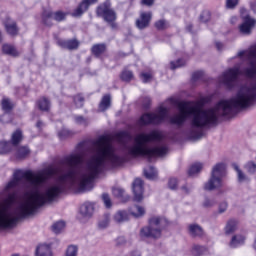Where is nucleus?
Listing matches in <instances>:
<instances>
[{
	"label": "nucleus",
	"mask_w": 256,
	"mask_h": 256,
	"mask_svg": "<svg viewBox=\"0 0 256 256\" xmlns=\"http://www.w3.org/2000/svg\"><path fill=\"white\" fill-rule=\"evenodd\" d=\"M256 103V84L243 86L236 96L229 100H221L215 107L201 109L191 106V102L178 104L179 114L170 117V123L181 127L192 116V129H204L209 125H217L219 117H231L235 109H249Z\"/></svg>",
	"instance_id": "obj_1"
},
{
	"label": "nucleus",
	"mask_w": 256,
	"mask_h": 256,
	"mask_svg": "<svg viewBox=\"0 0 256 256\" xmlns=\"http://www.w3.org/2000/svg\"><path fill=\"white\" fill-rule=\"evenodd\" d=\"M162 140L163 134L157 130H153L150 133H139L134 137L133 144L127 147L128 155L131 157H147L148 161H151L152 157H164L169 151L167 146L149 147V143Z\"/></svg>",
	"instance_id": "obj_2"
},
{
	"label": "nucleus",
	"mask_w": 256,
	"mask_h": 256,
	"mask_svg": "<svg viewBox=\"0 0 256 256\" xmlns=\"http://www.w3.org/2000/svg\"><path fill=\"white\" fill-rule=\"evenodd\" d=\"M169 225L164 217L154 216L149 219V225L141 228L140 237H145L146 239H159L161 237V231Z\"/></svg>",
	"instance_id": "obj_3"
},
{
	"label": "nucleus",
	"mask_w": 256,
	"mask_h": 256,
	"mask_svg": "<svg viewBox=\"0 0 256 256\" xmlns=\"http://www.w3.org/2000/svg\"><path fill=\"white\" fill-rule=\"evenodd\" d=\"M97 17H101L111 29H117V12L111 8V1L106 0L96 9Z\"/></svg>",
	"instance_id": "obj_4"
},
{
	"label": "nucleus",
	"mask_w": 256,
	"mask_h": 256,
	"mask_svg": "<svg viewBox=\"0 0 256 256\" xmlns=\"http://www.w3.org/2000/svg\"><path fill=\"white\" fill-rule=\"evenodd\" d=\"M169 115V109L166 107L160 106L158 112L156 113H146L141 116L139 120L140 125H160L163 123L167 116Z\"/></svg>",
	"instance_id": "obj_5"
},
{
	"label": "nucleus",
	"mask_w": 256,
	"mask_h": 256,
	"mask_svg": "<svg viewBox=\"0 0 256 256\" xmlns=\"http://www.w3.org/2000/svg\"><path fill=\"white\" fill-rule=\"evenodd\" d=\"M225 169V163H218L212 168L211 177L204 186L206 191H213V189L221 187V177L225 175Z\"/></svg>",
	"instance_id": "obj_6"
},
{
	"label": "nucleus",
	"mask_w": 256,
	"mask_h": 256,
	"mask_svg": "<svg viewBox=\"0 0 256 256\" xmlns=\"http://www.w3.org/2000/svg\"><path fill=\"white\" fill-rule=\"evenodd\" d=\"M247 57L250 67L245 68L243 73L246 77H249V79H253L256 77V44L247 50Z\"/></svg>",
	"instance_id": "obj_7"
},
{
	"label": "nucleus",
	"mask_w": 256,
	"mask_h": 256,
	"mask_svg": "<svg viewBox=\"0 0 256 256\" xmlns=\"http://www.w3.org/2000/svg\"><path fill=\"white\" fill-rule=\"evenodd\" d=\"M239 77V67H234L228 69L220 77V83L226 85L228 89H233L235 83H237V78Z\"/></svg>",
	"instance_id": "obj_8"
},
{
	"label": "nucleus",
	"mask_w": 256,
	"mask_h": 256,
	"mask_svg": "<svg viewBox=\"0 0 256 256\" xmlns=\"http://www.w3.org/2000/svg\"><path fill=\"white\" fill-rule=\"evenodd\" d=\"M241 17L243 23L239 26L240 33H242V35H251V31L256 25V20L251 18L245 9H241Z\"/></svg>",
	"instance_id": "obj_9"
},
{
	"label": "nucleus",
	"mask_w": 256,
	"mask_h": 256,
	"mask_svg": "<svg viewBox=\"0 0 256 256\" xmlns=\"http://www.w3.org/2000/svg\"><path fill=\"white\" fill-rule=\"evenodd\" d=\"M153 19V12H141L139 18L136 20V27L140 31L147 29L151 25V20Z\"/></svg>",
	"instance_id": "obj_10"
},
{
	"label": "nucleus",
	"mask_w": 256,
	"mask_h": 256,
	"mask_svg": "<svg viewBox=\"0 0 256 256\" xmlns=\"http://www.w3.org/2000/svg\"><path fill=\"white\" fill-rule=\"evenodd\" d=\"M133 199L136 203H141L143 201V180L136 178L132 183Z\"/></svg>",
	"instance_id": "obj_11"
},
{
	"label": "nucleus",
	"mask_w": 256,
	"mask_h": 256,
	"mask_svg": "<svg viewBox=\"0 0 256 256\" xmlns=\"http://www.w3.org/2000/svg\"><path fill=\"white\" fill-rule=\"evenodd\" d=\"M98 0H83L77 8L71 13L72 17H83L84 13H87L89 11V7L91 5L97 3Z\"/></svg>",
	"instance_id": "obj_12"
},
{
	"label": "nucleus",
	"mask_w": 256,
	"mask_h": 256,
	"mask_svg": "<svg viewBox=\"0 0 256 256\" xmlns=\"http://www.w3.org/2000/svg\"><path fill=\"white\" fill-rule=\"evenodd\" d=\"M95 213V205L91 202H85L81 205L79 214L83 219H91Z\"/></svg>",
	"instance_id": "obj_13"
},
{
	"label": "nucleus",
	"mask_w": 256,
	"mask_h": 256,
	"mask_svg": "<svg viewBox=\"0 0 256 256\" xmlns=\"http://www.w3.org/2000/svg\"><path fill=\"white\" fill-rule=\"evenodd\" d=\"M57 45L61 47L62 49H68V51H75L79 49V40L77 39H70V40H63L60 39L57 41Z\"/></svg>",
	"instance_id": "obj_14"
},
{
	"label": "nucleus",
	"mask_w": 256,
	"mask_h": 256,
	"mask_svg": "<svg viewBox=\"0 0 256 256\" xmlns=\"http://www.w3.org/2000/svg\"><path fill=\"white\" fill-rule=\"evenodd\" d=\"M36 106L40 111L49 112L51 109V100L43 96L36 101Z\"/></svg>",
	"instance_id": "obj_15"
},
{
	"label": "nucleus",
	"mask_w": 256,
	"mask_h": 256,
	"mask_svg": "<svg viewBox=\"0 0 256 256\" xmlns=\"http://www.w3.org/2000/svg\"><path fill=\"white\" fill-rule=\"evenodd\" d=\"M91 53L94 55V57H101V55H104V53H107V44L105 43H98L94 44L91 47Z\"/></svg>",
	"instance_id": "obj_16"
},
{
	"label": "nucleus",
	"mask_w": 256,
	"mask_h": 256,
	"mask_svg": "<svg viewBox=\"0 0 256 256\" xmlns=\"http://www.w3.org/2000/svg\"><path fill=\"white\" fill-rule=\"evenodd\" d=\"M188 233L191 237H203L205 235L203 228L198 224H190L188 226Z\"/></svg>",
	"instance_id": "obj_17"
},
{
	"label": "nucleus",
	"mask_w": 256,
	"mask_h": 256,
	"mask_svg": "<svg viewBox=\"0 0 256 256\" xmlns=\"http://www.w3.org/2000/svg\"><path fill=\"white\" fill-rule=\"evenodd\" d=\"M5 29L11 37H17V35H19V27L15 21L6 22Z\"/></svg>",
	"instance_id": "obj_18"
},
{
	"label": "nucleus",
	"mask_w": 256,
	"mask_h": 256,
	"mask_svg": "<svg viewBox=\"0 0 256 256\" xmlns=\"http://www.w3.org/2000/svg\"><path fill=\"white\" fill-rule=\"evenodd\" d=\"M2 53L4 55H9L10 57H19L20 53L17 51V48L11 44H3Z\"/></svg>",
	"instance_id": "obj_19"
},
{
	"label": "nucleus",
	"mask_w": 256,
	"mask_h": 256,
	"mask_svg": "<svg viewBox=\"0 0 256 256\" xmlns=\"http://www.w3.org/2000/svg\"><path fill=\"white\" fill-rule=\"evenodd\" d=\"M2 111H4L3 117H11V111H13V103L9 98H3L2 99Z\"/></svg>",
	"instance_id": "obj_20"
},
{
	"label": "nucleus",
	"mask_w": 256,
	"mask_h": 256,
	"mask_svg": "<svg viewBox=\"0 0 256 256\" xmlns=\"http://www.w3.org/2000/svg\"><path fill=\"white\" fill-rule=\"evenodd\" d=\"M37 256H53V252H51V246L47 244H42L36 249Z\"/></svg>",
	"instance_id": "obj_21"
},
{
	"label": "nucleus",
	"mask_w": 256,
	"mask_h": 256,
	"mask_svg": "<svg viewBox=\"0 0 256 256\" xmlns=\"http://www.w3.org/2000/svg\"><path fill=\"white\" fill-rule=\"evenodd\" d=\"M111 107V95L106 94L102 97L100 103H99V111H107Z\"/></svg>",
	"instance_id": "obj_22"
},
{
	"label": "nucleus",
	"mask_w": 256,
	"mask_h": 256,
	"mask_svg": "<svg viewBox=\"0 0 256 256\" xmlns=\"http://www.w3.org/2000/svg\"><path fill=\"white\" fill-rule=\"evenodd\" d=\"M129 219V214L125 210H119L114 215V221L116 223H125Z\"/></svg>",
	"instance_id": "obj_23"
},
{
	"label": "nucleus",
	"mask_w": 256,
	"mask_h": 256,
	"mask_svg": "<svg viewBox=\"0 0 256 256\" xmlns=\"http://www.w3.org/2000/svg\"><path fill=\"white\" fill-rule=\"evenodd\" d=\"M129 213L136 219H139V217H143V215H145V208L135 205L129 209Z\"/></svg>",
	"instance_id": "obj_24"
},
{
	"label": "nucleus",
	"mask_w": 256,
	"mask_h": 256,
	"mask_svg": "<svg viewBox=\"0 0 256 256\" xmlns=\"http://www.w3.org/2000/svg\"><path fill=\"white\" fill-rule=\"evenodd\" d=\"M21 141H23V132L20 129H18L15 132H13L11 136V146L13 145L15 147L19 145Z\"/></svg>",
	"instance_id": "obj_25"
},
{
	"label": "nucleus",
	"mask_w": 256,
	"mask_h": 256,
	"mask_svg": "<svg viewBox=\"0 0 256 256\" xmlns=\"http://www.w3.org/2000/svg\"><path fill=\"white\" fill-rule=\"evenodd\" d=\"M245 243V236L243 235H234L230 241V247L235 249V247H239V245H243Z\"/></svg>",
	"instance_id": "obj_26"
},
{
	"label": "nucleus",
	"mask_w": 256,
	"mask_h": 256,
	"mask_svg": "<svg viewBox=\"0 0 256 256\" xmlns=\"http://www.w3.org/2000/svg\"><path fill=\"white\" fill-rule=\"evenodd\" d=\"M53 12L51 11H44L42 14V21L44 25L47 27H51L53 25Z\"/></svg>",
	"instance_id": "obj_27"
},
{
	"label": "nucleus",
	"mask_w": 256,
	"mask_h": 256,
	"mask_svg": "<svg viewBox=\"0 0 256 256\" xmlns=\"http://www.w3.org/2000/svg\"><path fill=\"white\" fill-rule=\"evenodd\" d=\"M208 252L209 250L205 246L194 245L192 247V255L194 256L207 255Z\"/></svg>",
	"instance_id": "obj_28"
},
{
	"label": "nucleus",
	"mask_w": 256,
	"mask_h": 256,
	"mask_svg": "<svg viewBox=\"0 0 256 256\" xmlns=\"http://www.w3.org/2000/svg\"><path fill=\"white\" fill-rule=\"evenodd\" d=\"M235 231H237V221L229 220L225 227L226 235H232V233H235Z\"/></svg>",
	"instance_id": "obj_29"
},
{
	"label": "nucleus",
	"mask_w": 256,
	"mask_h": 256,
	"mask_svg": "<svg viewBox=\"0 0 256 256\" xmlns=\"http://www.w3.org/2000/svg\"><path fill=\"white\" fill-rule=\"evenodd\" d=\"M234 169L237 173L239 183L250 181L249 177H247V175H245V173H243V171L239 169V166L237 164H234Z\"/></svg>",
	"instance_id": "obj_30"
},
{
	"label": "nucleus",
	"mask_w": 256,
	"mask_h": 256,
	"mask_svg": "<svg viewBox=\"0 0 256 256\" xmlns=\"http://www.w3.org/2000/svg\"><path fill=\"white\" fill-rule=\"evenodd\" d=\"M203 169V164L196 163L190 167L188 170V175L190 177H193V175H197V173H201V170Z\"/></svg>",
	"instance_id": "obj_31"
},
{
	"label": "nucleus",
	"mask_w": 256,
	"mask_h": 256,
	"mask_svg": "<svg viewBox=\"0 0 256 256\" xmlns=\"http://www.w3.org/2000/svg\"><path fill=\"white\" fill-rule=\"evenodd\" d=\"M13 149L11 142L2 141L0 142V155H5Z\"/></svg>",
	"instance_id": "obj_32"
},
{
	"label": "nucleus",
	"mask_w": 256,
	"mask_h": 256,
	"mask_svg": "<svg viewBox=\"0 0 256 256\" xmlns=\"http://www.w3.org/2000/svg\"><path fill=\"white\" fill-rule=\"evenodd\" d=\"M30 153L31 151L29 150V148L22 146L18 148L16 152V157L17 159H25V157H27V155H29Z\"/></svg>",
	"instance_id": "obj_33"
},
{
	"label": "nucleus",
	"mask_w": 256,
	"mask_h": 256,
	"mask_svg": "<svg viewBox=\"0 0 256 256\" xmlns=\"http://www.w3.org/2000/svg\"><path fill=\"white\" fill-rule=\"evenodd\" d=\"M111 219V216L109 214H105L102 219L98 222L99 229H107L109 227V221Z\"/></svg>",
	"instance_id": "obj_34"
},
{
	"label": "nucleus",
	"mask_w": 256,
	"mask_h": 256,
	"mask_svg": "<svg viewBox=\"0 0 256 256\" xmlns=\"http://www.w3.org/2000/svg\"><path fill=\"white\" fill-rule=\"evenodd\" d=\"M144 177H146V179H156L157 178V170H155V167L150 166L149 167V172L147 171V169H144Z\"/></svg>",
	"instance_id": "obj_35"
},
{
	"label": "nucleus",
	"mask_w": 256,
	"mask_h": 256,
	"mask_svg": "<svg viewBox=\"0 0 256 256\" xmlns=\"http://www.w3.org/2000/svg\"><path fill=\"white\" fill-rule=\"evenodd\" d=\"M63 229H65V222L64 221H58V222H56L52 225V231L54 233H56V235L61 233V231H63Z\"/></svg>",
	"instance_id": "obj_36"
},
{
	"label": "nucleus",
	"mask_w": 256,
	"mask_h": 256,
	"mask_svg": "<svg viewBox=\"0 0 256 256\" xmlns=\"http://www.w3.org/2000/svg\"><path fill=\"white\" fill-rule=\"evenodd\" d=\"M73 102H74V105H76V107L78 109H81V107H83V105L85 103V97H83V95H81V94H78L73 97Z\"/></svg>",
	"instance_id": "obj_37"
},
{
	"label": "nucleus",
	"mask_w": 256,
	"mask_h": 256,
	"mask_svg": "<svg viewBox=\"0 0 256 256\" xmlns=\"http://www.w3.org/2000/svg\"><path fill=\"white\" fill-rule=\"evenodd\" d=\"M53 19H54V21L61 23V21H65V19H67V13H65L63 11H56L53 14Z\"/></svg>",
	"instance_id": "obj_38"
},
{
	"label": "nucleus",
	"mask_w": 256,
	"mask_h": 256,
	"mask_svg": "<svg viewBox=\"0 0 256 256\" xmlns=\"http://www.w3.org/2000/svg\"><path fill=\"white\" fill-rule=\"evenodd\" d=\"M79 253V247L76 245L68 246L65 256H77Z\"/></svg>",
	"instance_id": "obj_39"
},
{
	"label": "nucleus",
	"mask_w": 256,
	"mask_h": 256,
	"mask_svg": "<svg viewBox=\"0 0 256 256\" xmlns=\"http://www.w3.org/2000/svg\"><path fill=\"white\" fill-rule=\"evenodd\" d=\"M74 121L76 125H83V127H87V125H89V119L83 116H74Z\"/></svg>",
	"instance_id": "obj_40"
},
{
	"label": "nucleus",
	"mask_w": 256,
	"mask_h": 256,
	"mask_svg": "<svg viewBox=\"0 0 256 256\" xmlns=\"http://www.w3.org/2000/svg\"><path fill=\"white\" fill-rule=\"evenodd\" d=\"M120 79H122V81H126L127 83H129V81L133 79V72L129 70H123L120 75Z\"/></svg>",
	"instance_id": "obj_41"
},
{
	"label": "nucleus",
	"mask_w": 256,
	"mask_h": 256,
	"mask_svg": "<svg viewBox=\"0 0 256 256\" xmlns=\"http://www.w3.org/2000/svg\"><path fill=\"white\" fill-rule=\"evenodd\" d=\"M116 139L119 143H125L129 139V133L127 131H121L116 134Z\"/></svg>",
	"instance_id": "obj_42"
},
{
	"label": "nucleus",
	"mask_w": 256,
	"mask_h": 256,
	"mask_svg": "<svg viewBox=\"0 0 256 256\" xmlns=\"http://www.w3.org/2000/svg\"><path fill=\"white\" fill-rule=\"evenodd\" d=\"M154 27L158 30V31H165V29H167V21L165 19H161L155 22Z\"/></svg>",
	"instance_id": "obj_43"
},
{
	"label": "nucleus",
	"mask_w": 256,
	"mask_h": 256,
	"mask_svg": "<svg viewBox=\"0 0 256 256\" xmlns=\"http://www.w3.org/2000/svg\"><path fill=\"white\" fill-rule=\"evenodd\" d=\"M245 169L248 171V173H250L251 175L256 173V163L253 161L248 162L245 165Z\"/></svg>",
	"instance_id": "obj_44"
},
{
	"label": "nucleus",
	"mask_w": 256,
	"mask_h": 256,
	"mask_svg": "<svg viewBox=\"0 0 256 256\" xmlns=\"http://www.w3.org/2000/svg\"><path fill=\"white\" fill-rule=\"evenodd\" d=\"M73 133L67 129H62L58 132L59 139H67V137H71Z\"/></svg>",
	"instance_id": "obj_45"
},
{
	"label": "nucleus",
	"mask_w": 256,
	"mask_h": 256,
	"mask_svg": "<svg viewBox=\"0 0 256 256\" xmlns=\"http://www.w3.org/2000/svg\"><path fill=\"white\" fill-rule=\"evenodd\" d=\"M185 65V60L178 59L176 62H171L170 67L172 70L179 69V67H183Z\"/></svg>",
	"instance_id": "obj_46"
},
{
	"label": "nucleus",
	"mask_w": 256,
	"mask_h": 256,
	"mask_svg": "<svg viewBox=\"0 0 256 256\" xmlns=\"http://www.w3.org/2000/svg\"><path fill=\"white\" fill-rule=\"evenodd\" d=\"M211 20V12L209 11H203L200 15V21L202 23H207L208 21Z\"/></svg>",
	"instance_id": "obj_47"
},
{
	"label": "nucleus",
	"mask_w": 256,
	"mask_h": 256,
	"mask_svg": "<svg viewBox=\"0 0 256 256\" xmlns=\"http://www.w3.org/2000/svg\"><path fill=\"white\" fill-rule=\"evenodd\" d=\"M102 200L104 202L105 207H107V209H109L111 207V198L109 197V194L104 193L102 194Z\"/></svg>",
	"instance_id": "obj_48"
},
{
	"label": "nucleus",
	"mask_w": 256,
	"mask_h": 256,
	"mask_svg": "<svg viewBox=\"0 0 256 256\" xmlns=\"http://www.w3.org/2000/svg\"><path fill=\"white\" fill-rule=\"evenodd\" d=\"M238 3H239V0H227L226 7L228 9H235V7H237Z\"/></svg>",
	"instance_id": "obj_49"
},
{
	"label": "nucleus",
	"mask_w": 256,
	"mask_h": 256,
	"mask_svg": "<svg viewBox=\"0 0 256 256\" xmlns=\"http://www.w3.org/2000/svg\"><path fill=\"white\" fill-rule=\"evenodd\" d=\"M177 183H178V181H177L176 178H171V179L169 180V182H168V187H169V189H172V190L177 189Z\"/></svg>",
	"instance_id": "obj_50"
},
{
	"label": "nucleus",
	"mask_w": 256,
	"mask_h": 256,
	"mask_svg": "<svg viewBox=\"0 0 256 256\" xmlns=\"http://www.w3.org/2000/svg\"><path fill=\"white\" fill-rule=\"evenodd\" d=\"M112 193L115 197H123V193H125V190L121 189V188H114L112 190Z\"/></svg>",
	"instance_id": "obj_51"
},
{
	"label": "nucleus",
	"mask_w": 256,
	"mask_h": 256,
	"mask_svg": "<svg viewBox=\"0 0 256 256\" xmlns=\"http://www.w3.org/2000/svg\"><path fill=\"white\" fill-rule=\"evenodd\" d=\"M215 200H211L209 198H205L204 202H203V207L209 208V207H213V205H215Z\"/></svg>",
	"instance_id": "obj_52"
},
{
	"label": "nucleus",
	"mask_w": 256,
	"mask_h": 256,
	"mask_svg": "<svg viewBox=\"0 0 256 256\" xmlns=\"http://www.w3.org/2000/svg\"><path fill=\"white\" fill-rule=\"evenodd\" d=\"M203 77V71H196L192 74V81H199Z\"/></svg>",
	"instance_id": "obj_53"
},
{
	"label": "nucleus",
	"mask_w": 256,
	"mask_h": 256,
	"mask_svg": "<svg viewBox=\"0 0 256 256\" xmlns=\"http://www.w3.org/2000/svg\"><path fill=\"white\" fill-rule=\"evenodd\" d=\"M140 77H141L143 83H149V81H151V74H149V73H142V74H140Z\"/></svg>",
	"instance_id": "obj_54"
},
{
	"label": "nucleus",
	"mask_w": 256,
	"mask_h": 256,
	"mask_svg": "<svg viewBox=\"0 0 256 256\" xmlns=\"http://www.w3.org/2000/svg\"><path fill=\"white\" fill-rule=\"evenodd\" d=\"M227 211V202H222L219 205V213H225Z\"/></svg>",
	"instance_id": "obj_55"
},
{
	"label": "nucleus",
	"mask_w": 256,
	"mask_h": 256,
	"mask_svg": "<svg viewBox=\"0 0 256 256\" xmlns=\"http://www.w3.org/2000/svg\"><path fill=\"white\" fill-rule=\"evenodd\" d=\"M150 105H151V98L149 97L144 98V103H143L144 109H149Z\"/></svg>",
	"instance_id": "obj_56"
},
{
	"label": "nucleus",
	"mask_w": 256,
	"mask_h": 256,
	"mask_svg": "<svg viewBox=\"0 0 256 256\" xmlns=\"http://www.w3.org/2000/svg\"><path fill=\"white\" fill-rule=\"evenodd\" d=\"M155 0H142V5H146V7H153Z\"/></svg>",
	"instance_id": "obj_57"
},
{
	"label": "nucleus",
	"mask_w": 256,
	"mask_h": 256,
	"mask_svg": "<svg viewBox=\"0 0 256 256\" xmlns=\"http://www.w3.org/2000/svg\"><path fill=\"white\" fill-rule=\"evenodd\" d=\"M116 241L117 245H125L126 243L125 237H118Z\"/></svg>",
	"instance_id": "obj_58"
},
{
	"label": "nucleus",
	"mask_w": 256,
	"mask_h": 256,
	"mask_svg": "<svg viewBox=\"0 0 256 256\" xmlns=\"http://www.w3.org/2000/svg\"><path fill=\"white\" fill-rule=\"evenodd\" d=\"M181 189L186 195H189V193H191V189H189L186 185L182 186Z\"/></svg>",
	"instance_id": "obj_59"
},
{
	"label": "nucleus",
	"mask_w": 256,
	"mask_h": 256,
	"mask_svg": "<svg viewBox=\"0 0 256 256\" xmlns=\"http://www.w3.org/2000/svg\"><path fill=\"white\" fill-rule=\"evenodd\" d=\"M216 49H217L218 51H221V50L223 49V43H221V42H216Z\"/></svg>",
	"instance_id": "obj_60"
},
{
	"label": "nucleus",
	"mask_w": 256,
	"mask_h": 256,
	"mask_svg": "<svg viewBox=\"0 0 256 256\" xmlns=\"http://www.w3.org/2000/svg\"><path fill=\"white\" fill-rule=\"evenodd\" d=\"M251 9L256 13V1L251 3Z\"/></svg>",
	"instance_id": "obj_61"
},
{
	"label": "nucleus",
	"mask_w": 256,
	"mask_h": 256,
	"mask_svg": "<svg viewBox=\"0 0 256 256\" xmlns=\"http://www.w3.org/2000/svg\"><path fill=\"white\" fill-rule=\"evenodd\" d=\"M244 55H246V57H247V51L238 52V57H243Z\"/></svg>",
	"instance_id": "obj_62"
},
{
	"label": "nucleus",
	"mask_w": 256,
	"mask_h": 256,
	"mask_svg": "<svg viewBox=\"0 0 256 256\" xmlns=\"http://www.w3.org/2000/svg\"><path fill=\"white\" fill-rule=\"evenodd\" d=\"M186 30L191 33L193 31V25L192 24H189L187 27H186Z\"/></svg>",
	"instance_id": "obj_63"
},
{
	"label": "nucleus",
	"mask_w": 256,
	"mask_h": 256,
	"mask_svg": "<svg viewBox=\"0 0 256 256\" xmlns=\"http://www.w3.org/2000/svg\"><path fill=\"white\" fill-rule=\"evenodd\" d=\"M131 256H141V254L139 252H133Z\"/></svg>",
	"instance_id": "obj_64"
}]
</instances>
